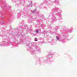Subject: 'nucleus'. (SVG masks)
I'll return each instance as SVG.
<instances>
[{
  "label": "nucleus",
  "instance_id": "f257e3e1",
  "mask_svg": "<svg viewBox=\"0 0 77 77\" xmlns=\"http://www.w3.org/2000/svg\"><path fill=\"white\" fill-rule=\"evenodd\" d=\"M36 33H38V32H39V31H38V30H36Z\"/></svg>",
  "mask_w": 77,
  "mask_h": 77
},
{
  "label": "nucleus",
  "instance_id": "f03ea898",
  "mask_svg": "<svg viewBox=\"0 0 77 77\" xmlns=\"http://www.w3.org/2000/svg\"><path fill=\"white\" fill-rule=\"evenodd\" d=\"M56 38L57 39H59V38L58 37H56Z\"/></svg>",
  "mask_w": 77,
  "mask_h": 77
},
{
  "label": "nucleus",
  "instance_id": "7ed1b4c3",
  "mask_svg": "<svg viewBox=\"0 0 77 77\" xmlns=\"http://www.w3.org/2000/svg\"><path fill=\"white\" fill-rule=\"evenodd\" d=\"M35 39L36 40V39H37V38H35Z\"/></svg>",
  "mask_w": 77,
  "mask_h": 77
},
{
  "label": "nucleus",
  "instance_id": "20e7f679",
  "mask_svg": "<svg viewBox=\"0 0 77 77\" xmlns=\"http://www.w3.org/2000/svg\"><path fill=\"white\" fill-rule=\"evenodd\" d=\"M35 41H37V40H35Z\"/></svg>",
  "mask_w": 77,
  "mask_h": 77
}]
</instances>
